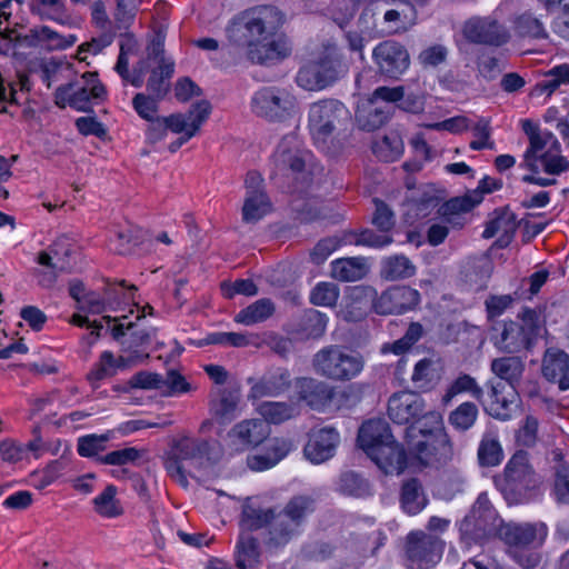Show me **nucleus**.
<instances>
[{
  "instance_id": "c03bdc74",
  "label": "nucleus",
  "mask_w": 569,
  "mask_h": 569,
  "mask_svg": "<svg viewBox=\"0 0 569 569\" xmlns=\"http://www.w3.org/2000/svg\"><path fill=\"white\" fill-rule=\"evenodd\" d=\"M258 410L268 425L281 423L297 415L296 406L287 402L266 401L259 405Z\"/></svg>"
},
{
  "instance_id": "c9c22d12",
  "label": "nucleus",
  "mask_w": 569,
  "mask_h": 569,
  "mask_svg": "<svg viewBox=\"0 0 569 569\" xmlns=\"http://www.w3.org/2000/svg\"><path fill=\"white\" fill-rule=\"evenodd\" d=\"M490 369L498 378L515 387L523 373L525 363L520 357L508 356L493 359Z\"/></svg>"
},
{
  "instance_id": "8fccbe9b",
  "label": "nucleus",
  "mask_w": 569,
  "mask_h": 569,
  "mask_svg": "<svg viewBox=\"0 0 569 569\" xmlns=\"http://www.w3.org/2000/svg\"><path fill=\"white\" fill-rule=\"evenodd\" d=\"M117 488L109 485L97 498H94V510L103 517H117L122 515L123 508L116 498Z\"/></svg>"
},
{
  "instance_id": "39448f33",
  "label": "nucleus",
  "mask_w": 569,
  "mask_h": 569,
  "mask_svg": "<svg viewBox=\"0 0 569 569\" xmlns=\"http://www.w3.org/2000/svg\"><path fill=\"white\" fill-rule=\"evenodd\" d=\"M127 316L121 318H111L104 316L102 320L108 323L111 336L120 342L121 355L118 358L120 368H131L138 366L149 359L146 348L150 345L154 329L152 330H133V322H126Z\"/></svg>"
},
{
  "instance_id": "5701e85b",
  "label": "nucleus",
  "mask_w": 569,
  "mask_h": 569,
  "mask_svg": "<svg viewBox=\"0 0 569 569\" xmlns=\"http://www.w3.org/2000/svg\"><path fill=\"white\" fill-rule=\"evenodd\" d=\"M272 160L279 171H291L292 174H301L302 179H306L305 157L298 148L296 137H284L278 144Z\"/></svg>"
},
{
  "instance_id": "4be33fe9",
  "label": "nucleus",
  "mask_w": 569,
  "mask_h": 569,
  "mask_svg": "<svg viewBox=\"0 0 569 569\" xmlns=\"http://www.w3.org/2000/svg\"><path fill=\"white\" fill-rule=\"evenodd\" d=\"M340 441L338 431L332 427L312 430L303 452L312 463H322L331 459Z\"/></svg>"
},
{
  "instance_id": "680f3d73",
  "label": "nucleus",
  "mask_w": 569,
  "mask_h": 569,
  "mask_svg": "<svg viewBox=\"0 0 569 569\" xmlns=\"http://www.w3.org/2000/svg\"><path fill=\"white\" fill-rule=\"evenodd\" d=\"M339 298V288L332 282H320L311 292L310 300L316 306L333 307Z\"/></svg>"
},
{
  "instance_id": "72a5a7b5",
  "label": "nucleus",
  "mask_w": 569,
  "mask_h": 569,
  "mask_svg": "<svg viewBox=\"0 0 569 569\" xmlns=\"http://www.w3.org/2000/svg\"><path fill=\"white\" fill-rule=\"evenodd\" d=\"M416 273V266L403 254H395L381 261L380 276L385 280L396 281L411 278Z\"/></svg>"
},
{
  "instance_id": "f8f14e48",
  "label": "nucleus",
  "mask_w": 569,
  "mask_h": 569,
  "mask_svg": "<svg viewBox=\"0 0 569 569\" xmlns=\"http://www.w3.org/2000/svg\"><path fill=\"white\" fill-rule=\"evenodd\" d=\"M388 416L398 425L409 423L421 417H426L437 425L441 423L440 413L436 411L426 413L425 400L412 391L393 393L388 401Z\"/></svg>"
},
{
  "instance_id": "de8ad7c7",
  "label": "nucleus",
  "mask_w": 569,
  "mask_h": 569,
  "mask_svg": "<svg viewBox=\"0 0 569 569\" xmlns=\"http://www.w3.org/2000/svg\"><path fill=\"white\" fill-rule=\"evenodd\" d=\"M113 438V431H107L102 435H87L78 439L77 451L79 456L84 458L97 459L100 457L99 453L106 450V443Z\"/></svg>"
},
{
  "instance_id": "9d476101",
  "label": "nucleus",
  "mask_w": 569,
  "mask_h": 569,
  "mask_svg": "<svg viewBox=\"0 0 569 569\" xmlns=\"http://www.w3.org/2000/svg\"><path fill=\"white\" fill-rule=\"evenodd\" d=\"M529 140L530 146L520 167L528 171H542L549 176H559L569 170V161L565 157L552 152L551 149L545 150L549 141L553 146H558L551 133H541L535 130L529 134Z\"/></svg>"
},
{
  "instance_id": "dca6fc26",
  "label": "nucleus",
  "mask_w": 569,
  "mask_h": 569,
  "mask_svg": "<svg viewBox=\"0 0 569 569\" xmlns=\"http://www.w3.org/2000/svg\"><path fill=\"white\" fill-rule=\"evenodd\" d=\"M372 58L381 74L398 79L409 67L410 57L407 49L397 41L386 40L372 52Z\"/></svg>"
},
{
  "instance_id": "aec40b11",
  "label": "nucleus",
  "mask_w": 569,
  "mask_h": 569,
  "mask_svg": "<svg viewBox=\"0 0 569 569\" xmlns=\"http://www.w3.org/2000/svg\"><path fill=\"white\" fill-rule=\"evenodd\" d=\"M506 547L507 553L526 569L538 565V549L543 543V536H498Z\"/></svg>"
},
{
  "instance_id": "a878e982",
  "label": "nucleus",
  "mask_w": 569,
  "mask_h": 569,
  "mask_svg": "<svg viewBox=\"0 0 569 569\" xmlns=\"http://www.w3.org/2000/svg\"><path fill=\"white\" fill-rule=\"evenodd\" d=\"M542 375L558 383L561 390L569 389V356L558 349H548L542 359Z\"/></svg>"
},
{
  "instance_id": "2f4dec72",
  "label": "nucleus",
  "mask_w": 569,
  "mask_h": 569,
  "mask_svg": "<svg viewBox=\"0 0 569 569\" xmlns=\"http://www.w3.org/2000/svg\"><path fill=\"white\" fill-rule=\"evenodd\" d=\"M240 399L239 390L220 389L210 401V410L221 422L231 421L236 417Z\"/></svg>"
},
{
  "instance_id": "c85d7f7f",
  "label": "nucleus",
  "mask_w": 569,
  "mask_h": 569,
  "mask_svg": "<svg viewBox=\"0 0 569 569\" xmlns=\"http://www.w3.org/2000/svg\"><path fill=\"white\" fill-rule=\"evenodd\" d=\"M517 222L516 216L508 209H501L495 211V217L490 219L482 232L485 239H490L497 234H500L498 243L500 247L509 244L511 238L516 233Z\"/></svg>"
},
{
  "instance_id": "412c9836",
  "label": "nucleus",
  "mask_w": 569,
  "mask_h": 569,
  "mask_svg": "<svg viewBox=\"0 0 569 569\" xmlns=\"http://www.w3.org/2000/svg\"><path fill=\"white\" fill-rule=\"evenodd\" d=\"M270 435L269 425L262 419H246L236 423L228 437L237 450H248L262 443Z\"/></svg>"
},
{
  "instance_id": "393cba45",
  "label": "nucleus",
  "mask_w": 569,
  "mask_h": 569,
  "mask_svg": "<svg viewBox=\"0 0 569 569\" xmlns=\"http://www.w3.org/2000/svg\"><path fill=\"white\" fill-rule=\"evenodd\" d=\"M393 107L380 104L375 99H367L356 110L358 127L365 131H375L382 127L390 118Z\"/></svg>"
},
{
  "instance_id": "a211bd4d",
  "label": "nucleus",
  "mask_w": 569,
  "mask_h": 569,
  "mask_svg": "<svg viewBox=\"0 0 569 569\" xmlns=\"http://www.w3.org/2000/svg\"><path fill=\"white\" fill-rule=\"evenodd\" d=\"M465 38L473 43L502 46L510 39L508 30L491 18H471L462 28Z\"/></svg>"
},
{
  "instance_id": "69168bd1",
  "label": "nucleus",
  "mask_w": 569,
  "mask_h": 569,
  "mask_svg": "<svg viewBox=\"0 0 569 569\" xmlns=\"http://www.w3.org/2000/svg\"><path fill=\"white\" fill-rule=\"evenodd\" d=\"M221 291L227 299H231L236 295L256 296L258 288L251 279H238L234 282H222Z\"/></svg>"
},
{
  "instance_id": "4d7b16f0",
  "label": "nucleus",
  "mask_w": 569,
  "mask_h": 569,
  "mask_svg": "<svg viewBox=\"0 0 569 569\" xmlns=\"http://www.w3.org/2000/svg\"><path fill=\"white\" fill-rule=\"evenodd\" d=\"M143 455L144 450H140L134 447H127L99 457L98 462L110 466H126L129 463H136L143 457Z\"/></svg>"
},
{
  "instance_id": "f257e3e1",
  "label": "nucleus",
  "mask_w": 569,
  "mask_h": 569,
  "mask_svg": "<svg viewBox=\"0 0 569 569\" xmlns=\"http://www.w3.org/2000/svg\"><path fill=\"white\" fill-rule=\"evenodd\" d=\"M284 14L271 4H258L234 14L224 28L228 44L253 64H274L291 54V43L279 30Z\"/></svg>"
},
{
  "instance_id": "cd10ccee",
  "label": "nucleus",
  "mask_w": 569,
  "mask_h": 569,
  "mask_svg": "<svg viewBox=\"0 0 569 569\" xmlns=\"http://www.w3.org/2000/svg\"><path fill=\"white\" fill-rule=\"evenodd\" d=\"M316 61L319 64L321 72L325 74L329 86L343 78L348 73L350 67L349 61L335 44L326 46L322 53Z\"/></svg>"
},
{
  "instance_id": "e2e57ef3",
  "label": "nucleus",
  "mask_w": 569,
  "mask_h": 569,
  "mask_svg": "<svg viewBox=\"0 0 569 569\" xmlns=\"http://www.w3.org/2000/svg\"><path fill=\"white\" fill-rule=\"evenodd\" d=\"M375 212L372 216V224L377 227L380 232L390 234V231L396 224L395 213L381 200L375 199Z\"/></svg>"
},
{
  "instance_id": "052dcab7",
  "label": "nucleus",
  "mask_w": 569,
  "mask_h": 569,
  "mask_svg": "<svg viewBox=\"0 0 569 569\" xmlns=\"http://www.w3.org/2000/svg\"><path fill=\"white\" fill-rule=\"evenodd\" d=\"M161 100L154 96L139 92L132 99V107L140 118L147 121L153 120L158 117L157 112Z\"/></svg>"
},
{
  "instance_id": "37998d69",
  "label": "nucleus",
  "mask_w": 569,
  "mask_h": 569,
  "mask_svg": "<svg viewBox=\"0 0 569 569\" xmlns=\"http://www.w3.org/2000/svg\"><path fill=\"white\" fill-rule=\"evenodd\" d=\"M209 442L204 439L182 437L179 439L172 449L181 460H197L201 459L208 453Z\"/></svg>"
},
{
  "instance_id": "bf43d9fd",
  "label": "nucleus",
  "mask_w": 569,
  "mask_h": 569,
  "mask_svg": "<svg viewBox=\"0 0 569 569\" xmlns=\"http://www.w3.org/2000/svg\"><path fill=\"white\" fill-rule=\"evenodd\" d=\"M212 107L208 100H201L193 103L184 116L188 121V132L193 137L199 132L201 126L207 121L211 113Z\"/></svg>"
},
{
  "instance_id": "b1692460",
  "label": "nucleus",
  "mask_w": 569,
  "mask_h": 569,
  "mask_svg": "<svg viewBox=\"0 0 569 569\" xmlns=\"http://www.w3.org/2000/svg\"><path fill=\"white\" fill-rule=\"evenodd\" d=\"M296 388L299 399L317 410L325 408L335 395L331 386L310 377L299 378L296 382Z\"/></svg>"
},
{
  "instance_id": "a18cd8bd",
  "label": "nucleus",
  "mask_w": 569,
  "mask_h": 569,
  "mask_svg": "<svg viewBox=\"0 0 569 569\" xmlns=\"http://www.w3.org/2000/svg\"><path fill=\"white\" fill-rule=\"evenodd\" d=\"M479 410L476 403L466 401L460 403L449 413L448 422L458 431H467L473 427L478 419Z\"/></svg>"
},
{
  "instance_id": "e433bc0d",
  "label": "nucleus",
  "mask_w": 569,
  "mask_h": 569,
  "mask_svg": "<svg viewBox=\"0 0 569 569\" xmlns=\"http://www.w3.org/2000/svg\"><path fill=\"white\" fill-rule=\"evenodd\" d=\"M173 71L174 63L166 58H161L158 68L151 71L147 81L148 94L163 99L169 90L168 80L172 77Z\"/></svg>"
},
{
  "instance_id": "20e7f679",
  "label": "nucleus",
  "mask_w": 569,
  "mask_h": 569,
  "mask_svg": "<svg viewBox=\"0 0 569 569\" xmlns=\"http://www.w3.org/2000/svg\"><path fill=\"white\" fill-rule=\"evenodd\" d=\"M363 367L361 355L338 345L323 347L312 358L313 371L332 381H350L360 375Z\"/></svg>"
},
{
  "instance_id": "c756f323",
  "label": "nucleus",
  "mask_w": 569,
  "mask_h": 569,
  "mask_svg": "<svg viewBox=\"0 0 569 569\" xmlns=\"http://www.w3.org/2000/svg\"><path fill=\"white\" fill-rule=\"evenodd\" d=\"M369 272V266L363 257L336 259L330 263V276L342 282L361 280Z\"/></svg>"
},
{
  "instance_id": "f03ea898",
  "label": "nucleus",
  "mask_w": 569,
  "mask_h": 569,
  "mask_svg": "<svg viewBox=\"0 0 569 569\" xmlns=\"http://www.w3.org/2000/svg\"><path fill=\"white\" fill-rule=\"evenodd\" d=\"M359 446L386 475H399L407 466L403 448L395 440L388 422L371 419L362 423L358 432Z\"/></svg>"
},
{
  "instance_id": "2eb2a0df",
  "label": "nucleus",
  "mask_w": 569,
  "mask_h": 569,
  "mask_svg": "<svg viewBox=\"0 0 569 569\" xmlns=\"http://www.w3.org/2000/svg\"><path fill=\"white\" fill-rule=\"evenodd\" d=\"M244 189L242 220L246 223H257L272 211V203L266 191L262 176L257 171H249L244 178Z\"/></svg>"
},
{
  "instance_id": "0e129e2a",
  "label": "nucleus",
  "mask_w": 569,
  "mask_h": 569,
  "mask_svg": "<svg viewBox=\"0 0 569 569\" xmlns=\"http://www.w3.org/2000/svg\"><path fill=\"white\" fill-rule=\"evenodd\" d=\"M369 386L366 383H350L338 395V405L340 408H352L363 399Z\"/></svg>"
},
{
  "instance_id": "603ef678",
  "label": "nucleus",
  "mask_w": 569,
  "mask_h": 569,
  "mask_svg": "<svg viewBox=\"0 0 569 569\" xmlns=\"http://www.w3.org/2000/svg\"><path fill=\"white\" fill-rule=\"evenodd\" d=\"M403 151V142L396 132L386 134L373 147V152L386 162L395 161Z\"/></svg>"
},
{
  "instance_id": "4468645a",
  "label": "nucleus",
  "mask_w": 569,
  "mask_h": 569,
  "mask_svg": "<svg viewBox=\"0 0 569 569\" xmlns=\"http://www.w3.org/2000/svg\"><path fill=\"white\" fill-rule=\"evenodd\" d=\"M72 253L71 247L53 243L47 250L37 254L36 261L42 269H36L33 276L42 288H51L61 273L71 271L69 257Z\"/></svg>"
},
{
  "instance_id": "7ed1b4c3",
  "label": "nucleus",
  "mask_w": 569,
  "mask_h": 569,
  "mask_svg": "<svg viewBox=\"0 0 569 569\" xmlns=\"http://www.w3.org/2000/svg\"><path fill=\"white\" fill-rule=\"evenodd\" d=\"M460 531L482 533H543L547 526L539 523H506L499 518L497 511L489 501L487 493H480L461 523Z\"/></svg>"
},
{
  "instance_id": "423d86ee",
  "label": "nucleus",
  "mask_w": 569,
  "mask_h": 569,
  "mask_svg": "<svg viewBox=\"0 0 569 569\" xmlns=\"http://www.w3.org/2000/svg\"><path fill=\"white\" fill-rule=\"evenodd\" d=\"M349 121V110L336 99L320 100L309 107L308 128L310 134L316 144L323 149Z\"/></svg>"
},
{
  "instance_id": "6e6552de",
  "label": "nucleus",
  "mask_w": 569,
  "mask_h": 569,
  "mask_svg": "<svg viewBox=\"0 0 569 569\" xmlns=\"http://www.w3.org/2000/svg\"><path fill=\"white\" fill-rule=\"evenodd\" d=\"M539 478L529 465L526 452L512 456L505 468L503 478L498 486L509 503L528 500L539 486Z\"/></svg>"
},
{
  "instance_id": "79ce46f5",
  "label": "nucleus",
  "mask_w": 569,
  "mask_h": 569,
  "mask_svg": "<svg viewBox=\"0 0 569 569\" xmlns=\"http://www.w3.org/2000/svg\"><path fill=\"white\" fill-rule=\"evenodd\" d=\"M280 510L291 523L298 526L315 510V499L308 495L293 496Z\"/></svg>"
},
{
  "instance_id": "864d4df0",
  "label": "nucleus",
  "mask_w": 569,
  "mask_h": 569,
  "mask_svg": "<svg viewBox=\"0 0 569 569\" xmlns=\"http://www.w3.org/2000/svg\"><path fill=\"white\" fill-rule=\"evenodd\" d=\"M338 489L341 493L352 497H366L371 493L368 481L359 475L347 471L340 476Z\"/></svg>"
},
{
  "instance_id": "0eeeda50",
  "label": "nucleus",
  "mask_w": 569,
  "mask_h": 569,
  "mask_svg": "<svg viewBox=\"0 0 569 569\" xmlns=\"http://www.w3.org/2000/svg\"><path fill=\"white\" fill-rule=\"evenodd\" d=\"M107 96L104 86L97 72H84L73 81L58 87L54 102L60 108L71 107L77 111L88 112L92 106L103 101Z\"/></svg>"
},
{
  "instance_id": "338daca9",
  "label": "nucleus",
  "mask_w": 569,
  "mask_h": 569,
  "mask_svg": "<svg viewBox=\"0 0 569 569\" xmlns=\"http://www.w3.org/2000/svg\"><path fill=\"white\" fill-rule=\"evenodd\" d=\"M206 345H221L232 347H246L249 345L247 336L238 332H213L206 337Z\"/></svg>"
},
{
  "instance_id": "58836bf2",
  "label": "nucleus",
  "mask_w": 569,
  "mask_h": 569,
  "mask_svg": "<svg viewBox=\"0 0 569 569\" xmlns=\"http://www.w3.org/2000/svg\"><path fill=\"white\" fill-rule=\"evenodd\" d=\"M276 310L274 303L268 298H262L240 310L234 321L244 326H252L270 318Z\"/></svg>"
},
{
  "instance_id": "09e8293b",
  "label": "nucleus",
  "mask_w": 569,
  "mask_h": 569,
  "mask_svg": "<svg viewBox=\"0 0 569 569\" xmlns=\"http://www.w3.org/2000/svg\"><path fill=\"white\" fill-rule=\"evenodd\" d=\"M260 550L257 539L252 536H243L237 545V561L239 569H248L259 561Z\"/></svg>"
},
{
  "instance_id": "1a4fd4ad",
  "label": "nucleus",
  "mask_w": 569,
  "mask_h": 569,
  "mask_svg": "<svg viewBox=\"0 0 569 569\" xmlns=\"http://www.w3.org/2000/svg\"><path fill=\"white\" fill-rule=\"evenodd\" d=\"M519 322L505 323L500 337L496 341L499 350L507 353H517L530 349L543 329L541 312L525 308L518 316Z\"/></svg>"
},
{
  "instance_id": "a19ab883",
  "label": "nucleus",
  "mask_w": 569,
  "mask_h": 569,
  "mask_svg": "<svg viewBox=\"0 0 569 569\" xmlns=\"http://www.w3.org/2000/svg\"><path fill=\"white\" fill-rule=\"evenodd\" d=\"M515 32L521 38L547 39L548 32L542 21L531 12H523L513 20Z\"/></svg>"
},
{
  "instance_id": "6ab92c4d",
  "label": "nucleus",
  "mask_w": 569,
  "mask_h": 569,
  "mask_svg": "<svg viewBox=\"0 0 569 569\" xmlns=\"http://www.w3.org/2000/svg\"><path fill=\"white\" fill-rule=\"evenodd\" d=\"M282 516L280 508L271 506L264 497H249L242 503L240 523L243 529L256 531L268 527Z\"/></svg>"
},
{
  "instance_id": "49530a36",
  "label": "nucleus",
  "mask_w": 569,
  "mask_h": 569,
  "mask_svg": "<svg viewBox=\"0 0 569 569\" xmlns=\"http://www.w3.org/2000/svg\"><path fill=\"white\" fill-rule=\"evenodd\" d=\"M296 80L299 87L310 91L322 90L329 87L317 61H312L303 66L298 71Z\"/></svg>"
},
{
  "instance_id": "f3484780",
  "label": "nucleus",
  "mask_w": 569,
  "mask_h": 569,
  "mask_svg": "<svg viewBox=\"0 0 569 569\" xmlns=\"http://www.w3.org/2000/svg\"><path fill=\"white\" fill-rule=\"evenodd\" d=\"M419 302L418 290L408 286H392L377 298L373 309L379 315H401L413 310Z\"/></svg>"
},
{
  "instance_id": "f704fd0d",
  "label": "nucleus",
  "mask_w": 569,
  "mask_h": 569,
  "mask_svg": "<svg viewBox=\"0 0 569 569\" xmlns=\"http://www.w3.org/2000/svg\"><path fill=\"white\" fill-rule=\"evenodd\" d=\"M290 386V375L287 370H277L257 382L252 389L254 398L277 396L286 391Z\"/></svg>"
},
{
  "instance_id": "9b49d317",
  "label": "nucleus",
  "mask_w": 569,
  "mask_h": 569,
  "mask_svg": "<svg viewBox=\"0 0 569 569\" xmlns=\"http://www.w3.org/2000/svg\"><path fill=\"white\" fill-rule=\"evenodd\" d=\"M445 542L439 536H406L403 556L408 569H430L441 559Z\"/></svg>"
},
{
  "instance_id": "4c0bfd02",
  "label": "nucleus",
  "mask_w": 569,
  "mask_h": 569,
  "mask_svg": "<svg viewBox=\"0 0 569 569\" xmlns=\"http://www.w3.org/2000/svg\"><path fill=\"white\" fill-rule=\"evenodd\" d=\"M460 393H469L473 399L480 401L483 397V390L477 380L467 373H460L446 389L441 401L445 406L449 405L455 397Z\"/></svg>"
},
{
  "instance_id": "ddd939ff",
  "label": "nucleus",
  "mask_w": 569,
  "mask_h": 569,
  "mask_svg": "<svg viewBox=\"0 0 569 569\" xmlns=\"http://www.w3.org/2000/svg\"><path fill=\"white\" fill-rule=\"evenodd\" d=\"M253 111L270 121H281L296 109L295 97L284 89L262 88L252 98Z\"/></svg>"
},
{
  "instance_id": "5fc2aeb1",
  "label": "nucleus",
  "mask_w": 569,
  "mask_h": 569,
  "mask_svg": "<svg viewBox=\"0 0 569 569\" xmlns=\"http://www.w3.org/2000/svg\"><path fill=\"white\" fill-rule=\"evenodd\" d=\"M562 84H569V63L556 66L547 71L537 89L550 96Z\"/></svg>"
},
{
  "instance_id": "bb28decb",
  "label": "nucleus",
  "mask_w": 569,
  "mask_h": 569,
  "mask_svg": "<svg viewBox=\"0 0 569 569\" xmlns=\"http://www.w3.org/2000/svg\"><path fill=\"white\" fill-rule=\"evenodd\" d=\"M30 11L42 21H52L63 27L73 24L66 0H30Z\"/></svg>"
},
{
  "instance_id": "3c124183",
  "label": "nucleus",
  "mask_w": 569,
  "mask_h": 569,
  "mask_svg": "<svg viewBox=\"0 0 569 569\" xmlns=\"http://www.w3.org/2000/svg\"><path fill=\"white\" fill-rule=\"evenodd\" d=\"M345 243H355L357 246H368L381 248L392 243L391 234L385 232L377 233L371 229H365L359 233L349 232L343 236Z\"/></svg>"
},
{
  "instance_id": "ea45409f",
  "label": "nucleus",
  "mask_w": 569,
  "mask_h": 569,
  "mask_svg": "<svg viewBox=\"0 0 569 569\" xmlns=\"http://www.w3.org/2000/svg\"><path fill=\"white\" fill-rule=\"evenodd\" d=\"M400 500L406 512L416 515L421 511L427 503L421 483L415 478L403 482Z\"/></svg>"
},
{
  "instance_id": "473e14b6",
  "label": "nucleus",
  "mask_w": 569,
  "mask_h": 569,
  "mask_svg": "<svg viewBox=\"0 0 569 569\" xmlns=\"http://www.w3.org/2000/svg\"><path fill=\"white\" fill-rule=\"evenodd\" d=\"M430 432V430H425L416 425L406 429V441L409 450L422 466H429L432 462L433 450L426 440Z\"/></svg>"
},
{
  "instance_id": "6e6d98bb",
  "label": "nucleus",
  "mask_w": 569,
  "mask_h": 569,
  "mask_svg": "<svg viewBox=\"0 0 569 569\" xmlns=\"http://www.w3.org/2000/svg\"><path fill=\"white\" fill-rule=\"evenodd\" d=\"M478 460L483 467H493L501 462L502 449L495 437L486 435L482 438L478 448Z\"/></svg>"
},
{
  "instance_id": "13d9d810",
  "label": "nucleus",
  "mask_w": 569,
  "mask_h": 569,
  "mask_svg": "<svg viewBox=\"0 0 569 569\" xmlns=\"http://www.w3.org/2000/svg\"><path fill=\"white\" fill-rule=\"evenodd\" d=\"M41 47L47 50H62L74 44L76 36H62L48 26H39Z\"/></svg>"
},
{
  "instance_id": "7c9ffc66",
  "label": "nucleus",
  "mask_w": 569,
  "mask_h": 569,
  "mask_svg": "<svg viewBox=\"0 0 569 569\" xmlns=\"http://www.w3.org/2000/svg\"><path fill=\"white\" fill-rule=\"evenodd\" d=\"M442 376V366L439 360L425 358L415 366L411 380L417 389L429 391L433 389Z\"/></svg>"
},
{
  "instance_id": "774afa93",
  "label": "nucleus",
  "mask_w": 569,
  "mask_h": 569,
  "mask_svg": "<svg viewBox=\"0 0 569 569\" xmlns=\"http://www.w3.org/2000/svg\"><path fill=\"white\" fill-rule=\"evenodd\" d=\"M342 243H345L343 238L339 239L337 237H330L320 240L311 251V260L316 264L322 263Z\"/></svg>"
}]
</instances>
